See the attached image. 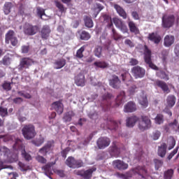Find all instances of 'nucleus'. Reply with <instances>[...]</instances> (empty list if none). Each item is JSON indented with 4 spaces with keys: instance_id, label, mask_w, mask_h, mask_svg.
Segmentation results:
<instances>
[{
    "instance_id": "nucleus-28",
    "label": "nucleus",
    "mask_w": 179,
    "mask_h": 179,
    "mask_svg": "<svg viewBox=\"0 0 179 179\" xmlns=\"http://www.w3.org/2000/svg\"><path fill=\"white\" fill-rule=\"evenodd\" d=\"M95 69H106V68H108V63L104 61H96L93 64Z\"/></svg>"
},
{
    "instance_id": "nucleus-56",
    "label": "nucleus",
    "mask_w": 179,
    "mask_h": 179,
    "mask_svg": "<svg viewBox=\"0 0 179 179\" xmlns=\"http://www.w3.org/2000/svg\"><path fill=\"white\" fill-rule=\"evenodd\" d=\"M88 117L91 120H97L99 118V113L96 111H91L89 113Z\"/></svg>"
},
{
    "instance_id": "nucleus-51",
    "label": "nucleus",
    "mask_w": 179,
    "mask_h": 179,
    "mask_svg": "<svg viewBox=\"0 0 179 179\" xmlns=\"http://www.w3.org/2000/svg\"><path fill=\"white\" fill-rule=\"evenodd\" d=\"M55 3L56 8H58L61 13H64V12H65V6H64V4H62L61 2L58 1H55Z\"/></svg>"
},
{
    "instance_id": "nucleus-22",
    "label": "nucleus",
    "mask_w": 179,
    "mask_h": 179,
    "mask_svg": "<svg viewBox=\"0 0 179 179\" xmlns=\"http://www.w3.org/2000/svg\"><path fill=\"white\" fill-rule=\"evenodd\" d=\"M75 83L77 86L83 87L86 85V80H85V75L79 73L75 78Z\"/></svg>"
},
{
    "instance_id": "nucleus-19",
    "label": "nucleus",
    "mask_w": 179,
    "mask_h": 179,
    "mask_svg": "<svg viewBox=\"0 0 179 179\" xmlns=\"http://www.w3.org/2000/svg\"><path fill=\"white\" fill-rule=\"evenodd\" d=\"M31 65V59L29 57H24L20 60L18 69L23 71V69L29 68Z\"/></svg>"
},
{
    "instance_id": "nucleus-38",
    "label": "nucleus",
    "mask_w": 179,
    "mask_h": 179,
    "mask_svg": "<svg viewBox=\"0 0 179 179\" xmlns=\"http://www.w3.org/2000/svg\"><path fill=\"white\" fill-rule=\"evenodd\" d=\"M52 166V165L51 164V163H48L42 167V170H43L45 176H47L48 177H50V176H51V173H52V171H51Z\"/></svg>"
},
{
    "instance_id": "nucleus-64",
    "label": "nucleus",
    "mask_w": 179,
    "mask_h": 179,
    "mask_svg": "<svg viewBox=\"0 0 179 179\" xmlns=\"http://www.w3.org/2000/svg\"><path fill=\"white\" fill-rule=\"evenodd\" d=\"M174 53L179 57V43L176 44L174 48Z\"/></svg>"
},
{
    "instance_id": "nucleus-8",
    "label": "nucleus",
    "mask_w": 179,
    "mask_h": 179,
    "mask_svg": "<svg viewBox=\"0 0 179 179\" xmlns=\"http://www.w3.org/2000/svg\"><path fill=\"white\" fill-rule=\"evenodd\" d=\"M142 121H140L138 123V128L140 131H145L146 129H149L152 125V122L150 121V119H149V117L142 115L141 116Z\"/></svg>"
},
{
    "instance_id": "nucleus-52",
    "label": "nucleus",
    "mask_w": 179,
    "mask_h": 179,
    "mask_svg": "<svg viewBox=\"0 0 179 179\" xmlns=\"http://www.w3.org/2000/svg\"><path fill=\"white\" fill-rule=\"evenodd\" d=\"M103 50V48L101 46H96L95 48V50L94 51L95 57H97L98 58H100L101 57V51Z\"/></svg>"
},
{
    "instance_id": "nucleus-53",
    "label": "nucleus",
    "mask_w": 179,
    "mask_h": 179,
    "mask_svg": "<svg viewBox=\"0 0 179 179\" xmlns=\"http://www.w3.org/2000/svg\"><path fill=\"white\" fill-rule=\"evenodd\" d=\"M0 153H3L4 156H8L10 153V150L5 146H0Z\"/></svg>"
},
{
    "instance_id": "nucleus-35",
    "label": "nucleus",
    "mask_w": 179,
    "mask_h": 179,
    "mask_svg": "<svg viewBox=\"0 0 179 179\" xmlns=\"http://www.w3.org/2000/svg\"><path fill=\"white\" fill-rule=\"evenodd\" d=\"M156 76L157 78H159V79H162L163 80L167 81L170 80V77L169 76V74H167L166 71L162 70L157 71Z\"/></svg>"
},
{
    "instance_id": "nucleus-36",
    "label": "nucleus",
    "mask_w": 179,
    "mask_h": 179,
    "mask_svg": "<svg viewBox=\"0 0 179 179\" xmlns=\"http://www.w3.org/2000/svg\"><path fill=\"white\" fill-rule=\"evenodd\" d=\"M176 100H177V99L176 98V96L174 95L168 96V97L166 99V103H167L168 107H170L171 108L174 107Z\"/></svg>"
},
{
    "instance_id": "nucleus-12",
    "label": "nucleus",
    "mask_w": 179,
    "mask_h": 179,
    "mask_svg": "<svg viewBox=\"0 0 179 179\" xmlns=\"http://www.w3.org/2000/svg\"><path fill=\"white\" fill-rule=\"evenodd\" d=\"M54 150V141H48L42 148L39 150V153L43 156H47L48 153Z\"/></svg>"
},
{
    "instance_id": "nucleus-9",
    "label": "nucleus",
    "mask_w": 179,
    "mask_h": 179,
    "mask_svg": "<svg viewBox=\"0 0 179 179\" xmlns=\"http://www.w3.org/2000/svg\"><path fill=\"white\" fill-rule=\"evenodd\" d=\"M94 171H96V168H92L87 171H74V174H76V176H80V177H83L84 179H90L92 178Z\"/></svg>"
},
{
    "instance_id": "nucleus-32",
    "label": "nucleus",
    "mask_w": 179,
    "mask_h": 179,
    "mask_svg": "<svg viewBox=\"0 0 179 179\" xmlns=\"http://www.w3.org/2000/svg\"><path fill=\"white\" fill-rule=\"evenodd\" d=\"M125 92H120V93L117 95L115 103L119 106H121V104H123V103L125 102Z\"/></svg>"
},
{
    "instance_id": "nucleus-26",
    "label": "nucleus",
    "mask_w": 179,
    "mask_h": 179,
    "mask_svg": "<svg viewBox=\"0 0 179 179\" xmlns=\"http://www.w3.org/2000/svg\"><path fill=\"white\" fill-rule=\"evenodd\" d=\"M167 153V144L166 143H162L161 145L158 146L157 154L160 157H164Z\"/></svg>"
},
{
    "instance_id": "nucleus-60",
    "label": "nucleus",
    "mask_w": 179,
    "mask_h": 179,
    "mask_svg": "<svg viewBox=\"0 0 179 179\" xmlns=\"http://www.w3.org/2000/svg\"><path fill=\"white\" fill-rule=\"evenodd\" d=\"M154 163L155 164V169L157 170L159 167L163 166V161L160 159H154Z\"/></svg>"
},
{
    "instance_id": "nucleus-23",
    "label": "nucleus",
    "mask_w": 179,
    "mask_h": 179,
    "mask_svg": "<svg viewBox=\"0 0 179 179\" xmlns=\"http://www.w3.org/2000/svg\"><path fill=\"white\" fill-rule=\"evenodd\" d=\"M176 38L173 35H166L164 38V47H171L174 44Z\"/></svg>"
},
{
    "instance_id": "nucleus-13",
    "label": "nucleus",
    "mask_w": 179,
    "mask_h": 179,
    "mask_svg": "<svg viewBox=\"0 0 179 179\" xmlns=\"http://www.w3.org/2000/svg\"><path fill=\"white\" fill-rule=\"evenodd\" d=\"M113 22L115 26L117 29H120L122 33H128V27H127L123 20H120V18L114 17L113 19Z\"/></svg>"
},
{
    "instance_id": "nucleus-55",
    "label": "nucleus",
    "mask_w": 179,
    "mask_h": 179,
    "mask_svg": "<svg viewBox=\"0 0 179 179\" xmlns=\"http://www.w3.org/2000/svg\"><path fill=\"white\" fill-rule=\"evenodd\" d=\"M162 135V132L159 130H156L155 131L152 132V138L153 141H157L159 138H160Z\"/></svg>"
},
{
    "instance_id": "nucleus-30",
    "label": "nucleus",
    "mask_w": 179,
    "mask_h": 179,
    "mask_svg": "<svg viewBox=\"0 0 179 179\" xmlns=\"http://www.w3.org/2000/svg\"><path fill=\"white\" fill-rule=\"evenodd\" d=\"M54 65L55 69H61L62 68H64L65 65H66V60L64 58L58 59L57 60H55Z\"/></svg>"
},
{
    "instance_id": "nucleus-20",
    "label": "nucleus",
    "mask_w": 179,
    "mask_h": 179,
    "mask_svg": "<svg viewBox=\"0 0 179 179\" xmlns=\"http://www.w3.org/2000/svg\"><path fill=\"white\" fill-rule=\"evenodd\" d=\"M131 173L134 175L138 174V176H141L143 178V176L148 174V170H146V167L145 166H137L131 170Z\"/></svg>"
},
{
    "instance_id": "nucleus-47",
    "label": "nucleus",
    "mask_w": 179,
    "mask_h": 179,
    "mask_svg": "<svg viewBox=\"0 0 179 179\" xmlns=\"http://www.w3.org/2000/svg\"><path fill=\"white\" fill-rule=\"evenodd\" d=\"M173 174L174 171L173 169H169L164 172V179H171Z\"/></svg>"
},
{
    "instance_id": "nucleus-62",
    "label": "nucleus",
    "mask_w": 179,
    "mask_h": 179,
    "mask_svg": "<svg viewBox=\"0 0 179 179\" xmlns=\"http://www.w3.org/2000/svg\"><path fill=\"white\" fill-rule=\"evenodd\" d=\"M131 16L134 20H141V17L139 16V14L136 11H132Z\"/></svg>"
},
{
    "instance_id": "nucleus-6",
    "label": "nucleus",
    "mask_w": 179,
    "mask_h": 179,
    "mask_svg": "<svg viewBox=\"0 0 179 179\" xmlns=\"http://www.w3.org/2000/svg\"><path fill=\"white\" fill-rule=\"evenodd\" d=\"M111 99H113V94L110 93H106L102 96L101 107L103 111H108V110H110L111 107Z\"/></svg>"
},
{
    "instance_id": "nucleus-7",
    "label": "nucleus",
    "mask_w": 179,
    "mask_h": 179,
    "mask_svg": "<svg viewBox=\"0 0 179 179\" xmlns=\"http://www.w3.org/2000/svg\"><path fill=\"white\" fill-rule=\"evenodd\" d=\"M131 73L135 79H142L145 77L146 70L140 66H136L131 69Z\"/></svg>"
},
{
    "instance_id": "nucleus-44",
    "label": "nucleus",
    "mask_w": 179,
    "mask_h": 179,
    "mask_svg": "<svg viewBox=\"0 0 179 179\" xmlns=\"http://www.w3.org/2000/svg\"><path fill=\"white\" fill-rule=\"evenodd\" d=\"M155 124L157 125H161L164 122V116L162 114H157L155 118Z\"/></svg>"
},
{
    "instance_id": "nucleus-37",
    "label": "nucleus",
    "mask_w": 179,
    "mask_h": 179,
    "mask_svg": "<svg viewBox=\"0 0 179 179\" xmlns=\"http://www.w3.org/2000/svg\"><path fill=\"white\" fill-rule=\"evenodd\" d=\"M15 31L13 30H9L6 34L5 36V41L6 44H9L10 43V40L13 38H15Z\"/></svg>"
},
{
    "instance_id": "nucleus-63",
    "label": "nucleus",
    "mask_w": 179,
    "mask_h": 179,
    "mask_svg": "<svg viewBox=\"0 0 179 179\" xmlns=\"http://www.w3.org/2000/svg\"><path fill=\"white\" fill-rule=\"evenodd\" d=\"M3 89H4V90H6L7 92H9V90H12V87L10 86V83H4L3 85Z\"/></svg>"
},
{
    "instance_id": "nucleus-48",
    "label": "nucleus",
    "mask_w": 179,
    "mask_h": 179,
    "mask_svg": "<svg viewBox=\"0 0 179 179\" xmlns=\"http://www.w3.org/2000/svg\"><path fill=\"white\" fill-rule=\"evenodd\" d=\"M0 64H2L3 65H10V57H9V55H5L1 61H0Z\"/></svg>"
},
{
    "instance_id": "nucleus-11",
    "label": "nucleus",
    "mask_w": 179,
    "mask_h": 179,
    "mask_svg": "<svg viewBox=\"0 0 179 179\" xmlns=\"http://www.w3.org/2000/svg\"><path fill=\"white\" fill-rule=\"evenodd\" d=\"M110 143H111V141L108 137H100L96 141V145L99 149H106L110 146Z\"/></svg>"
},
{
    "instance_id": "nucleus-24",
    "label": "nucleus",
    "mask_w": 179,
    "mask_h": 179,
    "mask_svg": "<svg viewBox=\"0 0 179 179\" xmlns=\"http://www.w3.org/2000/svg\"><path fill=\"white\" fill-rule=\"evenodd\" d=\"M138 121H139V117L136 116L129 117L126 120V125L129 128H132L135 127V124H136Z\"/></svg>"
},
{
    "instance_id": "nucleus-17",
    "label": "nucleus",
    "mask_w": 179,
    "mask_h": 179,
    "mask_svg": "<svg viewBox=\"0 0 179 179\" xmlns=\"http://www.w3.org/2000/svg\"><path fill=\"white\" fill-rule=\"evenodd\" d=\"M155 85L162 89L164 93H170V89L169 88V85H167L166 82L160 80H156L155 82Z\"/></svg>"
},
{
    "instance_id": "nucleus-5",
    "label": "nucleus",
    "mask_w": 179,
    "mask_h": 179,
    "mask_svg": "<svg viewBox=\"0 0 179 179\" xmlns=\"http://www.w3.org/2000/svg\"><path fill=\"white\" fill-rule=\"evenodd\" d=\"M65 163L68 167H70V169H79L83 167V162L80 159H76L73 157H69Z\"/></svg>"
},
{
    "instance_id": "nucleus-1",
    "label": "nucleus",
    "mask_w": 179,
    "mask_h": 179,
    "mask_svg": "<svg viewBox=\"0 0 179 179\" xmlns=\"http://www.w3.org/2000/svg\"><path fill=\"white\" fill-rule=\"evenodd\" d=\"M22 132L24 138L27 139V141L33 139V138L37 135L36 127L31 124H25L22 129Z\"/></svg>"
},
{
    "instance_id": "nucleus-27",
    "label": "nucleus",
    "mask_w": 179,
    "mask_h": 179,
    "mask_svg": "<svg viewBox=\"0 0 179 179\" xmlns=\"http://www.w3.org/2000/svg\"><path fill=\"white\" fill-rule=\"evenodd\" d=\"M127 24L131 33H134V34H139V28H138L136 24L134 21H129Z\"/></svg>"
},
{
    "instance_id": "nucleus-57",
    "label": "nucleus",
    "mask_w": 179,
    "mask_h": 179,
    "mask_svg": "<svg viewBox=\"0 0 179 179\" xmlns=\"http://www.w3.org/2000/svg\"><path fill=\"white\" fill-rule=\"evenodd\" d=\"M0 115L1 117H6L8 115V108L0 106Z\"/></svg>"
},
{
    "instance_id": "nucleus-40",
    "label": "nucleus",
    "mask_w": 179,
    "mask_h": 179,
    "mask_svg": "<svg viewBox=\"0 0 179 179\" xmlns=\"http://www.w3.org/2000/svg\"><path fill=\"white\" fill-rule=\"evenodd\" d=\"M169 126L171 127V131H175L176 132L179 131V124L176 119H175L173 122L169 123Z\"/></svg>"
},
{
    "instance_id": "nucleus-43",
    "label": "nucleus",
    "mask_w": 179,
    "mask_h": 179,
    "mask_svg": "<svg viewBox=\"0 0 179 179\" xmlns=\"http://www.w3.org/2000/svg\"><path fill=\"white\" fill-rule=\"evenodd\" d=\"M10 9H12V3L6 2L3 6V12L5 15H9L10 13Z\"/></svg>"
},
{
    "instance_id": "nucleus-10",
    "label": "nucleus",
    "mask_w": 179,
    "mask_h": 179,
    "mask_svg": "<svg viewBox=\"0 0 179 179\" xmlns=\"http://www.w3.org/2000/svg\"><path fill=\"white\" fill-rule=\"evenodd\" d=\"M38 31V26L32 25L30 24H25L24 26V33L27 36H34V34H37Z\"/></svg>"
},
{
    "instance_id": "nucleus-41",
    "label": "nucleus",
    "mask_w": 179,
    "mask_h": 179,
    "mask_svg": "<svg viewBox=\"0 0 179 179\" xmlns=\"http://www.w3.org/2000/svg\"><path fill=\"white\" fill-rule=\"evenodd\" d=\"M90 34L86 31H83L80 34V40H83L84 41H87V40H90Z\"/></svg>"
},
{
    "instance_id": "nucleus-21",
    "label": "nucleus",
    "mask_w": 179,
    "mask_h": 179,
    "mask_svg": "<svg viewBox=\"0 0 179 179\" xmlns=\"http://www.w3.org/2000/svg\"><path fill=\"white\" fill-rule=\"evenodd\" d=\"M113 164L114 167H115V169H117L118 170H127V169H128V164L120 159L113 161Z\"/></svg>"
},
{
    "instance_id": "nucleus-54",
    "label": "nucleus",
    "mask_w": 179,
    "mask_h": 179,
    "mask_svg": "<svg viewBox=\"0 0 179 179\" xmlns=\"http://www.w3.org/2000/svg\"><path fill=\"white\" fill-rule=\"evenodd\" d=\"M36 11L38 16H39L41 19L44 20V18H43V16H45V10L44 8L38 7Z\"/></svg>"
},
{
    "instance_id": "nucleus-14",
    "label": "nucleus",
    "mask_w": 179,
    "mask_h": 179,
    "mask_svg": "<svg viewBox=\"0 0 179 179\" xmlns=\"http://www.w3.org/2000/svg\"><path fill=\"white\" fill-rule=\"evenodd\" d=\"M109 85L113 89L118 90L121 87V80L116 75H113L112 78L109 80Z\"/></svg>"
},
{
    "instance_id": "nucleus-25",
    "label": "nucleus",
    "mask_w": 179,
    "mask_h": 179,
    "mask_svg": "<svg viewBox=\"0 0 179 179\" xmlns=\"http://www.w3.org/2000/svg\"><path fill=\"white\" fill-rule=\"evenodd\" d=\"M124 113H134L136 111V104L134 101H129L124 106Z\"/></svg>"
},
{
    "instance_id": "nucleus-45",
    "label": "nucleus",
    "mask_w": 179,
    "mask_h": 179,
    "mask_svg": "<svg viewBox=\"0 0 179 179\" xmlns=\"http://www.w3.org/2000/svg\"><path fill=\"white\" fill-rule=\"evenodd\" d=\"M72 117H73V112L69 111L64 114L63 120L65 121V122H71L72 120Z\"/></svg>"
},
{
    "instance_id": "nucleus-33",
    "label": "nucleus",
    "mask_w": 179,
    "mask_h": 179,
    "mask_svg": "<svg viewBox=\"0 0 179 179\" xmlns=\"http://www.w3.org/2000/svg\"><path fill=\"white\" fill-rule=\"evenodd\" d=\"M121 78L122 82H131L132 80V76H131V73H129V71L124 70L121 73Z\"/></svg>"
},
{
    "instance_id": "nucleus-61",
    "label": "nucleus",
    "mask_w": 179,
    "mask_h": 179,
    "mask_svg": "<svg viewBox=\"0 0 179 179\" xmlns=\"http://www.w3.org/2000/svg\"><path fill=\"white\" fill-rule=\"evenodd\" d=\"M177 152H178V147L175 148L168 156L167 159L168 160H171L173 157H174V155H177Z\"/></svg>"
},
{
    "instance_id": "nucleus-34",
    "label": "nucleus",
    "mask_w": 179,
    "mask_h": 179,
    "mask_svg": "<svg viewBox=\"0 0 179 179\" xmlns=\"http://www.w3.org/2000/svg\"><path fill=\"white\" fill-rule=\"evenodd\" d=\"M138 103L141 106L142 108H146L149 106V101H148V96L145 95L141 96L138 99Z\"/></svg>"
},
{
    "instance_id": "nucleus-50",
    "label": "nucleus",
    "mask_w": 179,
    "mask_h": 179,
    "mask_svg": "<svg viewBox=\"0 0 179 179\" xmlns=\"http://www.w3.org/2000/svg\"><path fill=\"white\" fill-rule=\"evenodd\" d=\"M32 143H34L35 146H41V145L44 143V138L40 136V137L38 139L34 140L32 141Z\"/></svg>"
},
{
    "instance_id": "nucleus-39",
    "label": "nucleus",
    "mask_w": 179,
    "mask_h": 179,
    "mask_svg": "<svg viewBox=\"0 0 179 179\" xmlns=\"http://www.w3.org/2000/svg\"><path fill=\"white\" fill-rule=\"evenodd\" d=\"M84 22L86 27H88V29L93 27V20L90 17L85 16L84 17Z\"/></svg>"
},
{
    "instance_id": "nucleus-42",
    "label": "nucleus",
    "mask_w": 179,
    "mask_h": 179,
    "mask_svg": "<svg viewBox=\"0 0 179 179\" xmlns=\"http://www.w3.org/2000/svg\"><path fill=\"white\" fill-rule=\"evenodd\" d=\"M86 48V46L83 45L80 48V49H78L76 53V58H78L79 59H82L83 58V52H85V50Z\"/></svg>"
},
{
    "instance_id": "nucleus-58",
    "label": "nucleus",
    "mask_w": 179,
    "mask_h": 179,
    "mask_svg": "<svg viewBox=\"0 0 179 179\" xmlns=\"http://www.w3.org/2000/svg\"><path fill=\"white\" fill-rule=\"evenodd\" d=\"M36 160L38 162V163H41L42 164H45L47 163V159L44 158V157L38 155L36 157Z\"/></svg>"
},
{
    "instance_id": "nucleus-18",
    "label": "nucleus",
    "mask_w": 179,
    "mask_h": 179,
    "mask_svg": "<svg viewBox=\"0 0 179 179\" xmlns=\"http://www.w3.org/2000/svg\"><path fill=\"white\" fill-rule=\"evenodd\" d=\"M50 34H51V28L50 25H43L41 30V37L43 40H47L48 37H50Z\"/></svg>"
},
{
    "instance_id": "nucleus-15",
    "label": "nucleus",
    "mask_w": 179,
    "mask_h": 179,
    "mask_svg": "<svg viewBox=\"0 0 179 179\" xmlns=\"http://www.w3.org/2000/svg\"><path fill=\"white\" fill-rule=\"evenodd\" d=\"M51 108L55 110L59 115L64 113V104L61 101H57L52 103Z\"/></svg>"
},
{
    "instance_id": "nucleus-16",
    "label": "nucleus",
    "mask_w": 179,
    "mask_h": 179,
    "mask_svg": "<svg viewBox=\"0 0 179 179\" xmlns=\"http://www.w3.org/2000/svg\"><path fill=\"white\" fill-rule=\"evenodd\" d=\"M148 38L154 44H160L162 41V36H160L157 32H152L148 34Z\"/></svg>"
},
{
    "instance_id": "nucleus-46",
    "label": "nucleus",
    "mask_w": 179,
    "mask_h": 179,
    "mask_svg": "<svg viewBox=\"0 0 179 179\" xmlns=\"http://www.w3.org/2000/svg\"><path fill=\"white\" fill-rule=\"evenodd\" d=\"M18 166L21 171H27V170H31L30 166L27 165L26 164L22 163V162H18Z\"/></svg>"
},
{
    "instance_id": "nucleus-4",
    "label": "nucleus",
    "mask_w": 179,
    "mask_h": 179,
    "mask_svg": "<svg viewBox=\"0 0 179 179\" xmlns=\"http://www.w3.org/2000/svg\"><path fill=\"white\" fill-rule=\"evenodd\" d=\"M162 26L164 29H170L176 23V16L174 15H165L162 18Z\"/></svg>"
},
{
    "instance_id": "nucleus-31",
    "label": "nucleus",
    "mask_w": 179,
    "mask_h": 179,
    "mask_svg": "<svg viewBox=\"0 0 179 179\" xmlns=\"http://www.w3.org/2000/svg\"><path fill=\"white\" fill-rule=\"evenodd\" d=\"M114 8L116 10L117 13L122 19H127V12H125V10L122 8L121 6H120L118 4H115Z\"/></svg>"
},
{
    "instance_id": "nucleus-3",
    "label": "nucleus",
    "mask_w": 179,
    "mask_h": 179,
    "mask_svg": "<svg viewBox=\"0 0 179 179\" xmlns=\"http://www.w3.org/2000/svg\"><path fill=\"white\" fill-rule=\"evenodd\" d=\"M144 60L151 69H154V71L159 70V67L152 62V50L146 45H144Z\"/></svg>"
},
{
    "instance_id": "nucleus-29",
    "label": "nucleus",
    "mask_w": 179,
    "mask_h": 179,
    "mask_svg": "<svg viewBox=\"0 0 179 179\" xmlns=\"http://www.w3.org/2000/svg\"><path fill=\"white\" fill-rule=\"evenodd\" d=\"M109 152L110 156H114L115 157H118L120 156V148L115 145V142L113 143V145L110 147Z\"/></svg>"
},
{
    "instance_id": "nucleus-2",
    "label": "nucleus",
    "mask_w": 179,
    "mask_h": 179,
    "mask_svg": "<svg viewBox=\"0 0 179 179\" xmlns=\"http://www.w3.org/2000/svg\"><path fill=\"white\" fill-rule=\"evenodd\" d=\"M13 149L15 150H22V156L27 162H30L31 159V155L26 152L24 145H23V141L20 140V138H17L15 140V143L13 145Z\"/></svg>"
},
{
    "instance_id": "nucleus-49",
    "label": "nucleus",
    "mask_w": 179,
    "mask_h": 179,
    "mask_svg": "<svg viewBox=\"0 0 179 179\" xmlns=\"http://www.w3.org/2000/svg\"><path fill=\"white\" fill-rule=\"evenodd\" d=\"M112 37L115 41H118V40H121L122 38V36L120 35V34L117 33V31L115 29H112Z\"/></svg>"
},
{
    "instance_id": "nucleus-59",
    "label": "nucleus",
    "mask_w": 179,
    "mask_h": 179,
    "mask_svg": "<svg viewBox=\"0 0 179 179\" xmlns=\"http://www.w3.org/2000/svg\"><path fill=\"white\" fill-rule=\"evenodd\" d=\"M70 151H71L70 148L69 147L66 148L64 150H63L61 152L62 157H63L64 159H66V155H68V153H69Z\"/></svg>"
}]
</instances>
